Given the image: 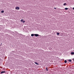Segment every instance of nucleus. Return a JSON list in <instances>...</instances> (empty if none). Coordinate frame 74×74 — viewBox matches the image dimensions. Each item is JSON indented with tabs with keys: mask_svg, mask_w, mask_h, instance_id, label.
Listing matches in <instances>:
<instances>
[{
	"mask_svg": "<svg viewBox=\"0 0 74 74\" xmlns=\"http://www.w3.org/2000/svg\"><path fill=\"white\" fill-rule=\"evenodd\" d=\"M1 45H0V46Z\"/></svg>",
	"mask_w": 74,
	"mask_h": 74,
	"instance_id": "nucleus-18",
	"label": "nucleus"
},
{
	"mask_svg": "<svg viewBox=\"0 0 74 74\" xmlns=\"http://www.w3.org/2000/svg\"><path fill=\"white\" fill-rule=\"evenodd\" d=\"M4 12V11L2 10V11L1 12L2 13H3Z\"/></svg>",
	"mask_w": 74,
	"mask_h": 74,
	"instance_id": "nucleus-12",
	"label": "nucleus"
},
{
	"mask_svg": "<svg viewBox=\"0 0 74 74\" xmlns=\"http://www.w3.org/2000/svg\"><path fill=\"white\" fill-rule=\"evenodd\" d=\"M66 5V3H64V5Z\"/></svg>",
	"mask_w": 74,
	"mask_h": 74,
	"instance_id": "nucleus-10",
	"label": "nucleus"
},
{
	"mask_svg": "<svg viewBox=\"0 0 74 74\" xmlns=\"http://www.w3.org/2000/svg\"><path fill=\"white\" fill-rule=\"evenodd\" d=\"M71 55H74V52H71Z\"/></svg>",
	"mask_w": 74,
	"mask_h": 74,
	"instance_id": "nucleus-6",
	"label": "nucleus"
},
{
	"mask_svg": "<svg viewBox=\"0 0 74 74\" xmlns=\"http://www.w3.org/2000/svg\"><path fill=\"white\" fill-rule=\"evenodd\" d=\"M35 64H37V65H39L38 63H37V62H35Z\"/></svg>",
	"mask_w": 74,
	"mask_h": 74,
	"instance_id": "nucleus-4",
	"label": "nucleus"
},
{
	"mask_svg": "<svg viewBox=\"0 0 74 74\" xmlns=\"http://www.w3.org/2000/svg\"><path fill=\"white\" fill-rule=\"evenodd\" d=\"M73 10H74V7L73 8Z\"/></svg>",
	"mask_w": 74,
	"mask_h": 74,
	"instance_id": "nucleus-17",
	"label": "nucleus"
},
{
	"mask_svg": "<svg viewBox=\"0 0 74 74\" xmlns=\"http://www.w3.org/2000/svg\"><path fill=\"white\" fill-rule=\"evenodd\" d=\"M16 10H19L20 8H19V7H17L16 8Z\"/></svg>",
	"mask_w": 74,
	"mask_h": 74,
	"instance_id": "nucleus-2",
	"label": "nucleus"
},
{
	"mask_svg": "<svg viewBox=\"0 0 74 74\" xmlns=\"http://www.w3.org/2000/svg\"><path fill=\"white\" fill-rule=\"evenodd\" d=\"M54 8V9H55V10H56V8Z\"/></svg>",
	"mask_w": 74,
	"mask_h": 74,
	"instance_id": "nucleus-16",
	"label": "nucleus"
},
{
	"mask_svg": "<svg viewBox=\"0 0 74 74\" xmlns=\"http://www.w3.org/2000/svg\"><path fill=\"white\" fill-rule=\"evenodd\" d=\"M34 34H32L31 35L32 37H33V36H34Z\"/></svg>",
	"mask_w": 74,
	"mask_h": 74,
	"instance_id": "nucleus-5",
	"label": "nucleus"
},
{
	"mask_svg": "<svg viewBox=\"0 0 74 74\" xmlns=\"http://www.w3.org/2000/svg\"><path fill=\"white\" fill-rule=\"evenodd\" d=\"M68 61L69 62H71L72 61L71 60H69Z\"/></svg>",
	"mask_w": 74,
	"mask_h": 74,
	"instance_id": "nucleus-7",
	"label": "nucleus"
},
{
	"mask_svg": "<svg viewBox=\"0 0 74 74\" xmlns=\"http://www.w3.org/2000/svg\"><path fill=\"white\" fill-rule=\"evenodd\" d=\"M59 34H60L58 32L57 33V35H59Z\"/></svg>",
	"mask_w": 74,
	"mask_h": 74,
	"instance_id": "nucleus-11",
	"label": "nucleus"
},
{
	"mask_svg": "<svg viewBox=\"0 0 74 74\" xmlns=\"http://www.w3.org/2000/svg\"><path fill=\"white\" fill-rule=\"evenodd\" d=\"M64 63H67V61H66V60H65L64 61Z\"/></svg>",
	"mask_w": 74,
	"mask_h": 74,
	"instance_id": "nucleus-8",
	"label": "nucleus"
},
{
	"mask_svg": "<svg viewBox=\"0 0 74 74\" xmlns=\"http://www.w3.org/2000/svg\"><path fill=\"white\" fill-rule=\"evenodd\" d=\"M23 23H25V21H23Z\"/></svg>",
	"mask_w": 74,
	"mask_h": 74,
	"instance_id": "nucleus-14",
	"label": "nucleus"
},
{
	"mask_svg": "<svg viewBox=\"0 0 74 74\" xmlns=\"http://www.w3.org/2000/svg\"><path fill=\"white\" fill-rule=\"evenodd\" d=\"M34 35L36 36V37H38V36H39V35L38 34H34Z\"/></svg>",
	"mask_w": 74,
	"mask_h": 74,
	"instance_id": "nucleus-1",
	"label": "nucleus"
},
{
	"mask_svg": "<svg viewBox=\"0 0 74 74\" xmlns=\"http://www.w3.org/2000/svg\"><path fill=\"white\" fill-rule=\"evenodd\" d=\"M47 68H47V67L46 68V70H47V71H48V69H47Z\"/></svg>",
	"mask_w": 74,
	"mask_h": 74,
	"instance_id": "nucleus-15",
	"label": "nucleus"
},
{
	"mask_svg": "<svg viewBox=\"0 0 74 74\" xmlns=\"http://www.w3.org/2000/svg\"><path fill=\"white\" fill-rule=\"evenodd\" d=\"M23 19H21V21L22 22H23Z\"/></svg>",
	"mask_w": 74,
	"mask_h": 74,
	"instance_id": "nucleus-13",
	"label": "nucleus"
},
{
	"mask_svg": "<svg viewBox=\"0 0 74 74\" xmlns=\"http://www.w3.org/2000/svg\"><path fill=\"white\" fill-rule=\"evenodd\" d=\"M5 73V71H3L1 72V74H3V73Z\"/></svg>",
	"mask_w": 74,
	"mask_h": 74,
	"instance_id": "nucleus-3",
	"label": "nucleus"
},
{
	"mask_svg": "<svg viewBox=\"0 0 74 74\" xmlns=\"http://www.w3.org/2000/svg\"><path fill=\"white\" fill-rule=\"evenodd\" d=\"M65 10H68V8H65Z\"/></svg>",
	"mask_w": 74,
	"mask_h": 74,
	"instance_id": "nucleus-9",
	"label": "nucleus"
}]
</instances>
